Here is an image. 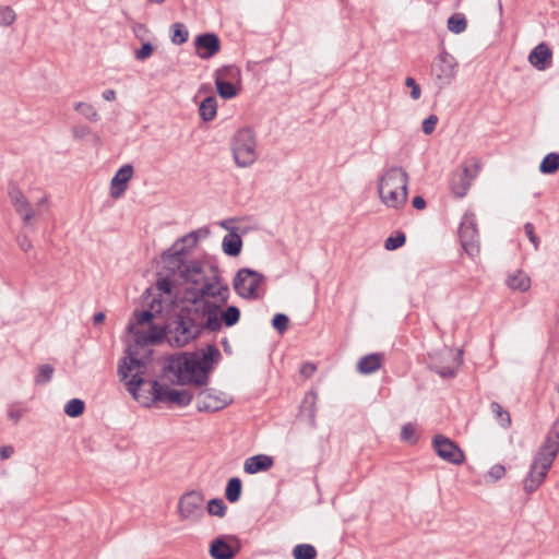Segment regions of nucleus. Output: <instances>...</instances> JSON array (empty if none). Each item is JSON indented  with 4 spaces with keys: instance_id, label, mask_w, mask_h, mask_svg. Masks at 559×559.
<instances>
[{
    "instance_id": "f03ea898",
    "label": "nucleus",
    "mask_w": 559,
    "mask_h": 559,
    "mask_svg": "<svg viewBox=\"0 0 559 559\" xmlns=\"http://www.w3.org/2000/svg\"><path fill=\"white\" fill-rule=\"evenodd\" d=\"M146 365L143 360L135 358L131 353L118 367L120 380L124 382L127 390L133 399L145 407L156 403H169L178 406H187L191 403L193 395L188 390H175L158 381H145Z\"/></svg>"
},
{
    "instance_id": "aec40b11",
    "label": "nucleus",
    "mask_w": 559,
    "mask_h": 559,
    "mask_svg": "<svg viewBox=\"0 0 559 559\" xmlns=\"http://www.w3.org/2000/svg\"><path fill=\"white\" fill-rule=\"evenodd\" d=\"M552 59V51L545 44H538L528 55V62L537 70L544 71L546 70Z\"/></svg>"
},
{
    "instance_id": "c03bdc74",
    "label": "nucleus",
    "mask_w": 559,
    "mask_h": 559,
    "mask_svg": "<svg viewBox=\"0 0 559 559\" xmlns=\"http://www.w3.org/2000/svg\"><path fill=\"white\" fill-rule=\"evenodd\" d=\"M273 328L277 330L280 333H284L289 325V319L284 313H277L274 316L272 320Z\"/></svg>"
},
{
    "instance_id": "b1692460",
    "label": "nucleus",
    "mask_w": 559,
    "mask_h": 559,
    "mask_svg": "<svg viewBox=\"0 0 559 559\" xmlns=\"http://www.w3.org/2000/svg\"><path fill=\"white\" fill-rule=\"evenodd\" d=\"M242 240L236 231L228 233L222 242L224 253L230 257H237L241 252Z\"/></svg>"
},
{
    "instance_id": "f257e3e1",
    "label": "nucleus",
    "mask_w": 559,
    "mask_h": 559,
    "mask_svg": "<svg viewBox=\"0 0 559 559\" xmlns=\"http://www.w3.org/2000/svg\"><path fill=\"white\" fill-rule=\"evenodd\" d=\"M199 231H191L180 238L162 255V270L158 273L156 289L165 302L173 304L181 295V287L186 286L194 298L219 297L225 301L228 296V287L218 282L206 278L203 265L198 261H188L183 245L193 248L198 240Z\"/></svg>"
},
{
    "instance_id": "423d86ee",
    "label": "nucleus",
    "mask_w": 559,
    "mask_h": 559,
    "mask_svg": "<svg viewBox=\"0 0 559 559\" xmlns=\"http://www.w3.org/2000/svg\"><path fill=\"white\" fill-rule=\"evenodd\" d=\"M378 194L381 203L390 209L402 210L408 199V174L402 167L388 168L379 178Z\"/></svg>"
},
{
    "instance_id": "72a5a7b5",
    "label": "nucleus",
    "mask_w": 559,
    "mask_h": 559,
    "mask_svg": "<svg viewBox=\"0 0 559 559\" xmlns=\"http://www.w3.org/2000/svg\"><path fill=\"white\" fill-rule=\"evenodd\" d=\"M240 75V71L238 68L233 66H225L216 70L214 79L215 80H226L234 81L237 80Z\"/></svg>"
},
{
    "instance_id": "dca6fc26",
    "label": "nucleus",
    "mask_w": 559,
    "mask_h": 559,
    "mask_svg": "<svg viewBox=\"0 0 559 559\" xmlns=\"http://www.w3.org/2000/svg\"><path fill=\"white\" fill-rule=\"evenodd\" d=\"M231 397L215 389H203L197 395V407L200 412H217L231 403Z\"/></svg>"
},
{
    "instance_id": "2f4dec72",
    "label": "nucleus",
    "mask_w": 559,
    "mask_h": 559,
    "mask_svg": "<svg viewBox=\"0 0 559 559\" xmlns=\"http://www.w3.org/2000/svg\"><path fill=\"white\" fill-rule=\"evenodd\" d=\"M466 27L467 21L462 13H454L448 19V29L454 34L465 32Z\"/></svg>"
},
{
    "instance_id": "6ab92c4d",
    "label": "nucleus",
    "mask_w": 559,
    "mask_h": 559,
    "mask_svg": "<svg viewBox=\"0 0 559 559\" xmlns=\"http://www.w3.org/2000/svg\"><path fill=\"white\" fill-rule=\"evenodd\" d=\"M134 174L133 166L126 164L121 166L110 181V197L119 199L123 195L128 188V182Z\"/></svg>"
},
{
    "instance_id": "864d4df0",
    "label": "nucleus",
    "mask_w": 559,
    "mask_h": 559,
    "mask_svg": "<svg viewBox=\"0 0 559 559\" xmlns=\"http://www.w3.org/2000/svg\"><path fill=\"white\" fill-rule=\"evenodd\" d=\"M13 452H14V449L11 445L1 447L0 448V459L7 460V459L11 457Z\"/></svg>"
},
{
    "instance_id": "603ef678",
    "label": "nucleus",
    "mask_w": 559,
    "mask_h": 559,
    "mask_svg": "<svg viewBox=\"0 0 559 559\" xmlns=\"http://www.w3.org/2000/svg\"><path fill=\"white\" fill-rule=\"evenodd\" d=\"M316 371V366L313 364H305L302 365L301 369H300V373L305 377V378H310Z\"/></svg>"
},
{
    "instance_id": "c756f323",
    "label": "nucleus",
    "mask_w": 559,
    "mask_h": 559,
    "mask_svg": "<svg viewBox=\"0 0 559 559\" xmlns=\"http://www.w3.org/2000/svg\"><path fill=\"white\" fill-rule=\"evenodd\" d=\"M559 169V154L558 153H549L547 154L540 165L539 171L542 174H555Z\"/></svg>"
},
{
    "instance_id": "473e14b6",
    "label": "nucleus",
    "mask_w": 559,
    "mask_h": 559,
    "mask_svg": "<svg viewBox=\"0 0 559 559\" xmlns=\"http://www.w3.org/2000/svg\"><path fill=\"white\" fill-rule=\"evenodd\" d=\"M292 554L294 559H316L317 549L310 544H298Z\"/></svg>"
},
{
    "instance_id": "a19ab883",
    "label": "nucleus",
    "mask_w": 559,
    "mask_h": 559,
    "mask_svg": "<svg viewBox=\"0 0 559 559\" xmlns=\"http://www.w3.org/2000/svg\"><path fill=\"white\" fill-rule=\"evenodd\" d=\"M52 374H53L52 366H50L48 364L41 365L38 369V373L35 378V382L37 384H45L50 381Z\"/></svg>"
},
{
    "instance_id": "de8ad7c7",
    "label": "nucleus",
    "mask_w": 559,
    "mask_h": 559,
    "mask_svg": "<svg viewBox=\"0 0 559 559\" xmlns=\"http://www.w3.org/2000/svg\"><path fill=\"white\" fill-rule=\"evenodd\" d=\"M405 85L411 88V97L414 100H417V99L420 98V96H421V88L416 83L415 79H413L411 76L406 78Z\"/></svg>"
},
{
    "instance_id": "79ce46f5",
    "label": "nucleus",
    "mask_w": 559,
    "mask_h": 559,
    "mask_svg": "<svg viewBox=\"0 0 559 559\" xmlns=\"http://www.w3.org/2000/svg\"><path fill=\"white\" fill-rule=\"evenodd\" d=\"M504 475H506V467L501 464H495L487 472L486 480L495 483V481H498L501 478H503Z\"/></svg>"
},
{
    "instance_id": "5701e85b",
    "label": "nucleus",
    "mask_w": 559,
    "mask_h": 559,
    "mask_svg": "<svg viewBox=\"0 0 559 559\" xmlns=\"http://www.w3.org/2000/svg\"><path fill=\"white\" fill-rule=\"evenodd\" d=\"M383 356L381 354H369L361 357L357 364V370L362 374L376 372L382 366Z\"/></svg>"
},
{
    "instance_id": "4468645a",
    "label": "nucleus",
    "mask_w": 559,
    "mask_h": 559,
    "mask_svg": "<svg viewBox=\"0 0 559 559\" xmlns=\"http://www.w3.org/2000/svg\"><path fill=\"white\" fill-rule=\"evenodd\" d=\"M462 364V353L445 348L441 353L430 356L431 368L441 377H453Z\"/></svg>"
},
{
    "instance_id": "ea45409f",
    "label": "nucleus",
    "mask_w": 559,
    "mask_h": 559,
    "mask_svg": "<svg viewBox=\"0 0 559 559\" xmlns=\"http://www.w3.org/2000/svg\"><path fill=\"white\" fill-rule=\"evenodd\" d=\"M188 37H189V33L185 28V26L180 23H175L171 41L176 45H182L188 40Z\"/></svg>"
},
{
    "instance_id": "6e6552de",
    "label": "nucleus",
    "mask_w": 559,
    "mask_h": 559,
    "mask_svg": "<svg viewBox=\"0 0 559 559\" xmlns=\"http://www.w3.org/2000/svg\"><path fill=\"white\" fill-rule=\"evenodd\" d=\"M230 150L238 167L252 166L259 156L255 132L248 127L236 131L230 141Z\"/></svg>"
},
{
    "instance_id": "58836bf2",
    "label": "nucleus",
    "mask_w": 559,
    "mask_h": 559,
    "mask_svg": "<svg viewBox=\"0 0 559 559\" xmlns=\"http://www.w3.org/2000/svg\"><path fill=\"white\" fill-rule=\"evenodd\" d=\"M16 20V14L11 7H0V26H10Z\"/></svg>"
},
{
    "instance_id": "ddd939ff",
    "label": "nucleus",
    "mask_w": 559,
    "mask_h": 559,
    "mask_svg": "<svg viewBox=\"0 0 559 559\" xmlns=\"http://www.w3.org/2000/svg\"><path fill=\"white\" fill-rule=\"evenodd\" d=\"M262 281V274L250 269H241L237 272L234 278V288L242 298H257V289Z\"/></svg>"
},
{
    "instance_id": "49530a36",
    "label": "nucleus",
    "mask_w": 559,
    "mask_h": 559,
    "mask_svg": "<svg viewBox=\"0 0 559 559\" xmlns=\"http://www.w3.org/2000/svg\"><path fill=\"white\" fill-rule=\"evenodd\" d=\"M91 128L86 124H76L72 128L71 133L75 140H83L91 134Z\"/></svg>"
},
{
    "instance_id": "1a4fd4ad",
    "label": "nucleus",
    "mask_w": 559,
    "mask_h": 559,
    "mask_svg": "<svg viewBox=\"0 0 559 559\" xmlns=\"http://www.w3.org/2000/svg\"><path fill=\"white\" fill-rule=\"evenodd\" d=\"M8 195L15 213L20 216L23 226L34 228L37 224V213L41 206L48 205V198H40L36 202V207H34L16 183L9 185Z\"/></svg>"
},
{
    "instance_id": "4d7b16f0",
    "label": "nucleus",
    "mask_w": 559,
    "mask_h": 559,
    "mask_svg": "<svg viewBox=\"0 0 559 559\" xmlns=\"http://www.w3.org/2000/svg\"><path fill=\"white\" fill-rule=\"evenodd\" d=\"M103 98L107 102H112L116 99V91L114 90H106L102 94Z\"/></svg>"
},
{
    "instance_id": "39448f33",
    "label": "nucleus",
    "mask_w": 559,
    "mask_h": 559,
    "mask_svg": "<svg viewBox=\"0 0 559 559\" xmlns=\"http://www.w3.org/2000/svg\"><path fill=\"white\" fill-rule=\"evenodd\" d=\"M559 453V419L547 432L540 447L535 452L527 475L523 479V490L531 495L545 481L548 472Z\"/></svg>"
},
{
    "instance_id": "393cba45",
    "label": "nucleus",
    "mask_w": 559,
    "mask_h": 559,
    "mask_svg": "<svg viewBox=\"0 0 559 559\" xmlns=\"http://www.w3.org/2000/svg\"><path fill=\"white\" fill-rule=\"evenodd\" d=\"M210 555L213 559H233L235 551L225 540L214 539L210 546Z\"/></svg>"
},
{
    "instance_id": "9d476101",
    "label": "nucleus",
    "mask_w": 559,
    "mask_h": 559,
    "mask_svg": "<svg viewBox=\"0 0 559 559\" xmlns=\"http://www.w3.org/2000/svg\"><path fill=\"white\" fill-rule=\"evenodd\" d=\"M459 63L456 59L442 49L431 63V75L435 84L441 90L449 86L455 79Z\"/></svg>"
},
{
    "instance_id": "f8f14e48",
    "label": "nucleus",
    "mask_w": 559,
    "mask_h": 559,
    "mask_svg": "<svg viewBox=\"0 0 559 559\" xmlns=\"http://www.w3.org/2000/svg\"><path fill=\"white\" fill-rule=\"evenodd\" d=\"M460 239L462 247L471 257L479 253V235L475 214L466 212L462 218L460 226Z\"/></svg>"
},
{
    "instance_id": "3c124183",
    "label": "nucleus",
    "mask_w": 559,
    "mask_h": 559,
    "mask_svg": "<svg viewBox=\"0 0 559 559\" xmlns=\"http://www.w3.org/2000/svg\"><path fill=\"white\" fill-rule=\"evenodd\" d=\"M16 241L20 249L24 252H27L33 248V243L26 235L19 236Z\"/></svg>"
},
{
    "instance_id": "6e6d98bb",
    "label": "nucleus",
    "mask_w": 559,
    "mask_h": 559,
    "mask_svg": "<svg viewBox=\"0 0 559 559\" xmlns=\"http://www.w3.org/2000/svg\"><path fill=\"white\" fill-rule=\"evenodd\" d=\"M413 206L417 210H423L426 206V201L421 197H415L412 201Z\"/></svg>"
},
{
    "instance_id": "8fccbe9b",
    "label": "nucleus",
    "mask_w": 559,
    "mask_h": 559,
    "mask_svg": "<svg viewBox=\"0 0 559 559\" xmlns=\"http://www.w3.org/2000/svg\"><path fill=\"white\" fill-rule=\"evenodd\" d=\"M524 231H525L526 236L528 237L530 241L533 243L534 248L537 250L538 246H539V239L535 235L534 225L532 223H526L524 225Z\"/></svg>"
},
{
    "instance_id": "4c0bfd02",
    "label": "nucleus",
    "mask_w": 559,
    "mask_h": 559,
    "mask_svg": "<svg viewBox=\"0 0 559 559\" xmlns=\"http://www.w3.org/2000/svg\"><path fill=\"white\" fill-rule=\"evenodd\" d=\"M226 508L227 507L223 499H211L207 502V512L211 515L224 516Z\"/></svg>"
},
{
    "instance_id": "4be33fe9",
    "label": "nucleus",
    "mask_w": 559,
    "mask_h": 559,
    "mask_svg": "<svg viewBox=\"0 0 559 559\" xmlns=\"http://www.w3.org/2000/svg\"><path fill=\"white\" fill-rule=\"evenodd\" d=\"M506 284L512 290L525 293L531 288V278L523 271L516 270L508 275Z\"/></svg>"
},
{
    "instance_id": "a18cd8bd",
    "label": "nucleus",
    "mask_w": 559,
    "mask_h": 559,
    "mask_svg": "<svg viewBox=\"0 0 559 559\" xmlns=\"http://www.w3.org/2000/svg\"><path fill=\"white\" fill-rule=\"evenodd\" d=\"M154 51V47L150 43H144L141 48L134 51V58L139 61L148 59Z\"/></svg>"
},
{
    "instance_id": "e433bc0d",
    "label": "nucleus",
    "mask_w": 559,
    "mask_h": 559,
    "mask_svg": "<svg viewBox=\"0 0 559 559\" xmlns=\"http://www.w3.org/2000/svg\"><path fill=\"white\" fill-rule=\"evenodd\" d=\"M416 426L412 423H407L402 427L401 439L407 443H415L417 441Z\"/></svg>"
},
{
    "instance_id": "f3484780",
    "label": "nucleus",
    "mask_w": 559,
    "mask_h": 559,
    "mask_svg": "<svg viewBox=\"0 0 559 559\" xmlns=\"http://www.w3.org/2000/svg\"><path fill=\"white\" fill-rule=\"evenodd\" d=\"M473 168L474 170L468 166H463L460 170L453 174L450 188L455 197L463 198L467 193V190L479 169L476 163L473 165Z\"/></svg>"
},
{
    "instance_id": "9b49d317",
    "label": "nucleus",
    "mask_w": 559,
    "mask_h": 559,
    "mask_svg": "<svg viewBox=\"0 0 559 559\" xmlns=\"http://www.w3.org/2000/svg\"><path fill=\"white\" fill-rule=\"evenodd\" d=\"M205 497L199 490L183 493L178 502V513L181 521L195 523L204 515Z\"/></svg>"
},
{
    "instance_id": "13d9d810",
    "label": "nucleus",
    "mask_w": 559,
    "mask_h": 559,
    "mask_svg": "<svg viewBox=\"0 0 559 559\" xmlns=\"http://www.w3.org/2000/svg\"><path fill=\"white\" fill-rule=\"evenodd\" d=\"M105 320V314L103 312H97L94 314L93 321L95 324H100Z\"/></svg>"
},
{
    "instance_id": "2eb2a0df",
    "label": "nucleus",
    "mask_w": 559,
    "mask_h": 559,
    "mask_svg": "<svg viewBox=\"0 0 559 559\" xmlns=\"http://www.w3.org/2000/svg\"><path fill=\"white\" fill-rule=\"evenodd\" d=\"M432 447L438 456L448 463L461 465L465 461L463 450L454 441L442 435L435 436Z\"/></svg>"
},
{
    "instance_id": "c85d7f7f",
    "label": "nucleus",
    "mask_w": 559,
    "mask_h": 559,
    "mask_svg": "<svg viewBox=\"0 0 559 559\" xmlns=\"http://www.w3.org/2000/svg\"><path fill=\"white\" fill-rule=\"evenodd\" d=\"M241 480L238 477L230 478L225 489L226 499L231 503L237 502L241 496Z\"/></svg>"
},
{
    "instance_id": "7ed1b4c3",
    "label": "nucleus",
    "mask_w": 559,
    "mask_h": 559,
    "mask_svg": "<svg viewBox=\"0 0 559 559\" xmlns=\"http://www.w3.org/2000/svg\"><path fill=\"white\" fill-rule=\"evenodd\" d=\"M153 318L154 314L150 310L133 313L128 331L134 335L138 345L154 344L165 337L170 346L183 347L199 336L197 330L186 324L179 316L166 329L153 325Z\"/></svg>"
},
{
    "instance_id": "0eeeda50",
    "label": "nucleus",
    "mask_w": 559,
    "mask_h": 559,
    "mask_svg": "<svg viewBox=\"0 0 559 559\" xmlns=\"http://www.w3.org/2000/svg\"><path fill=\"white\" fill-rule=\"evenodd\" d=\"M186 324L197 330L200 335L204 330L221 331L219 306L206 299L194 298L193 302L185 307L179 314Z\"/></svg>"
},
{
    "instance_id": "c9c22d12",
    "label": "nucleus",
    "mask_w": 559,
    "mask_h": 559,
    "mask_svg": "<svg viewBox=\"0 0 559 559\" xmlns=\"http://www.w3.org/2000/svg\"><path fill=\"white\" fill-rule=\"evenodd\" d=\"M83 412L84 402L80 399H72L64 406V413L70 417H79Z\"/></svg>"
},
{
    "instance_id": "37998d69",
    "label": "nucleus",
    "mask_w": 559,
    "mask_h": 559,
    "mask_svg": "<svg viewBox=\"0 0 559 559\" xmlns=\"http://www.w3.org/2000/svg\"><path fill=\"white\" fill-rule=\"evenodd\" d=\"M406 241V237L403 233H397L395 236H390L384 242L386 250H395L402 247Z\"/></svg>"
},
{
    "instance_id": "cd10ccee",
    "label": "nucleus",
    "mask_w": 559,
    "mask_h": 559,
    "mask_svg": "<svg viewBox=\"0 0 559 559\" xmlns=\"http://www.w3.org/2000/svg\"><path fill=\"white\" fill-rule=\"evenodd\" d=\"M240 319V311L235 306H229L225 310L219 309V321H221V328L223 325L230 328L238 323Z\"/></svg>"
},
{
    "instance_id": "a211bd4d",
    "label": "nucleus",
    "mask_w": 559,
    "mask_h": 559,
    "mask_svg": "<svg viewBox=\"0 0 559 559\" xmlns=\"http://www.w3.org/2000/svg\"><path fill=\"white\" fill-rule=\"evenodd\" d=\"M194 49L197 56L202 59H209L221 50V41L217 35L205 33L194 39Z\"/></svg>"
},
{
    "instance_id": "bf43d9fd",
    "label": "nucleus",
    "mask_w": 559,
    "mask_h": 559,
    "mask_svg": "<svg viewBox=\"0 0 559 559\" xmlns=\"http://www.w3.org/2000/svg\"><path fill=\"white\" fill-rule=\"evenodd\" d=\"M140 31H143V33H146L147 32V28L145 25L143 24H140L138 25L136 29H135V35L136 37L141 38V35H140Z\"/></svg>"
},
{
    "instance_id": "20e7f679",
    "label": "nucleus",
    "mask_w": 559,
    "mask_h": 559,
    "mask_svg": "<svg viewBox=\"0 0 559 559\" xmlns=\"http://www.w3.org/2000/svg\"><path fill=\"white\" fill-rule=\"evenodd\" d=\"M219 356V350L215 346H207L204 350L198 353L173 356L164 367V376L167 380L177 384L205 385L213 362Z\"/></svg>"
},
{
    "instance_id": "f704fd0d",
    "label": "nucleus",
    "mask_w": 559,
    "mask_h": 559,
    "mask_svg": "<svg viewBox=\"0 0 559 559\" xmlns=\"http://www.w3.org/2000/svg\"><path fill=\"white\" fill-rule=\"evenodd\" d=\"M491 412L495 414L496 418L500 421V425L504 428L509 427L511 424V417L509 412L503 409V407L497 403L492 402L490 404Z\"/></svg>"
},
{
    "instance_id": "680f3d73",
    "label": "nucleus",
    "mask_w": 559,
    "mask_h": 559,
    "mask_svg": "<svg viewBox=\"0 0 559 559\" xmlns=\"http://www.w3.org/2000/svg\"><path fill=\"white\" fill-rule=\"evenodd\" d=\"M222 226H223L224 228H227V226H226V223H225V222H224V223H222Z\"/></svg>"
},
{
    "instance_id": "7c9ffc66",
    "label": "nucleus",
    "mask_w": 559,
    "mask_h": 559,
    "mask_svg": "<svg viewBox=\"0 0 559 559\" xmlns=\"http://www.w3.org/2000/svg\"><path fill=\"white\" fill-rule=\"evenodd\" d=\"M217 93L224 99H230L238 94L237 87L233 82L226 80H214Z\"/></svg>"
},
{
    "instance_id": "5fc2aeb1",
    "label": "nucleus",
    "mask_w": 559,
    "mask_h": 559,
    "mask_svg": "<svg viewBox=\"0 0 559 559\" xmlns=\"http://www.w3.org/2000/svg\"><path fill=\"white\" fill-rule=\"evenodd\" d=\"M8 415H9V418H10L13 423L17 424V423L20 421V419H21V417H22L23 413H22V411H21V409H13V408H12V409H10V411H9Z\"/></svg>"
},
{
    "instance_id": "412c9836",
    "label": "nucleus",
    "mask_w": 559,
    "mask_h": 559,
    "mask_svg": "<svg viewBox=\"0 0 559 559\" xmlns=\"http://www.w3.org/2000/svg\"><path fill=\"white\" fill-rule=\"evenodd\" d=\"M274 464L271 456L265 454H259L248 457L243 464V471L247 474H257L259 472H265L270 469Z\"/></svg>"
},
{
    "instance_id": "09e8293b",
    "label": "nucleus",
    "mask_w": 559,
    "mask_h": 559,
    "mask_svg": "<svg viewBox=\"0 0 559 559\" xmlns=\"http://www.w3.org/2000/svg\"><path fill=\"white\" fill-rule=\"evenodd\" d=\"M437 122L438 117L436 115H430L423 121V132L425 134H431L435 131Z\"/></svg>"
},
{
    "instance_id": "052dcab7",
    "label": "nucleus",
    "mask_w": 559,
    "mask_h": 559,
    "mask_svg": "<svg viewBox=\"0 0 559 559\" xmlns=\"http://www.w3.org/2000/svg\"><path fill=\"white\" fill-rule=\"evenodd\" d=\"M146 1L150 3H155V4H162L165 2V0H146Z\"/></svg>"
},
{
    "instance_id": "bb28decb",
    "label": "nucleus",
    "mask_w": 559,
    "mask_h": 559,
    "mask_svg": "<svg viewBox=\"0 0 559 559\" xmlns=\"http://www.w3.org/2000/svg\"><path fill=\"white\" fill-rule=\"evenodd\" d=\"M73 109L90 122H98L100 120V115L92 103L78 102L73 105Z\"/></svg>"
},
{
    "instance_id": "a878e982",
    "label": "nucleus",
    "mask_w": 559,
    "mask_h": 559,
    "mask_svg": "<svg viewBox=\"0 0 559 559\" xmlns=\"http://www.w3.org/2000/svg\"><path fill=\"white\" fill-rule=\"evenodd\" d=\"M199 115L205 122L212 121L217 115V102L214 96L204 98L199 106Z\"/></svg>"
}]
</instances>
